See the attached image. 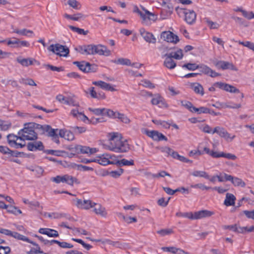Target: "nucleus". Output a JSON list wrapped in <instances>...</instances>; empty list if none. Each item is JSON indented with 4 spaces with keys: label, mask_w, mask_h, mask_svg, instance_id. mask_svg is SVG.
Returning <instances> with one entry per match:
<instances>
[{
    "label": "nucleus",
    "mask_w": 254,
    "mask_h": 254,
    "mask_svg": "<svg viewBox=\"0 0 254 254\" xmlns=\"http://www.w3.org/2000/svg\"><path fill=\"white\" fill-rule=\"evenodd\" d=\"M109 150L117 152L124 153L128 151L130 146L127 140L123 138L118 133L113 132L110 134Z\"/></svg>",
    "instance_id": "nucleus-1"
},
{
    "label": "nucleus",
    "mask_w": 254,
    "mask_h": 254,
    "mask_svg": "<svg viewBox=\"0 0 254 254\" xmlns=\"http://www.w3.org/2000/svg\"><path fill=\"white\" fill-rule=\"evenodd\" d=\"M33 123H27L24 124V127L20 130L18 134L21 135L19 139L21 140H35L38 138L37 133L34 130L32 125Z\"/></svg>",
    "instance_id": "nucleus-2"
},
{
    "label": "nucleus",
    "mask_w": 254,
    "mask_h": 254,
    "mask_svg": "<svg viewBox=\"0 0 254 254\" xmlns=\"http://www.w3.org/2000/svg\"><path fill=\"white\" fill-rule=\"evenodd\" d=\"M51 181L56 184L63 183L71 186L73 185L74 183L77 184L80 183L77 179L67 174L63 176L58 175L55 177H52L51 178Z\"/></svg>",
    "instance_id": "nucleus-3"
},
{
    "label": "nucleus",
    "mask_w": 254,
    "mask_h": 254,
    "mask_svg": "<svg viewBox=\"0 0 254 254\" xmlns=\"http://www.w3.org/2000/svg\"><path fill=\"white\" fill-rule=\"evenodd\" d=\"M141 9L143 10L141 11L137 6H134L133 7V12L138 13L142 19V23L145 24H148V22L150 20L155 21L156 19L155 15L146 9L144 7L141 6Z\"/></svg>",
    "instance_id": "nucleus-4"
},
{
    "label": "nucleus",
    "mask_w": 254,
    "mask_h": 254,
    "mask_svg": "<svg viewBox=\"0 0 254 254\" xmlns=\"http://www.w3.org/2000/svg\"><path fill=\"white\" fill-rule=\"evenodd\" d=\"M73 64L76 65L81 71L85 73L96 72L98 68L96 64H91L84 61H75L73 62Z\"/></svg>",
    "instance_id": "nucleus-5"
},
{
    "label": "nucleus",
    "mask_w": 254,
    "mask_h": 254,
    "mask_svg": "<svg viewBox=\"0 0 254 254\" xmlns=\"http://www.w3.org/2000/svg\"><path fill=\"white\" fill-rule=\"evenodd\" d=\"M48 50L61 57H67L69 53V50L66 46L60 44L51 45Z\"/></svg>",
    "instance_id": "nucleus-6"
},
{
    "label": "nucleus",
    "mask_w": 254,
    "mask_h": 254,
    "mask_svg": "<svg viewBox=\"0 0 254 254\" xmlns=\"http://www.w3.org/2000/svg\"><path fill=\"white\" fill-rule=\"evenodd\" d=\"M175 10L178 13L183 11L185 16V20L188 24L192 25L195 22L196 14L193 10H187V9L180 8L179 7H176Z\"/></svg>",
    "instance_id": "nucleus-7"
},
{
    "label": "nucleus",
    "mask_w": 254,
    "mask_h": 254,
    "mask_svg": "<svg viewBox=\"0 0 254 254\" xmlns=\"http://www.w3.org/2000/svg\"><path fill=\"white\" fill-rule=\"evenodd\" d=\"M91 55L98 54L100 56H109L111 55L110 50L107 49V47L101 45H93L92 44Z\"/></svg>",
    "instance_id": "nucleus-8"
},
{
    "label": "nucleus",
    "mask_w": 254,
    "mask_h": 254,
    "mask_svg": "<svg viewBox=\"0 0 254 254\" xmlns=\"http://www.w3.org/2000/svg\"><path fill=\"white\" fill-rule=\"evenodd\" d=\"M73 201L75 202V205L79 208L83 209H89L95 206L96 203L92 202L91 200H82L81 199H74Z\"/></svg>",
    "instance_id": "nucleus-9"
},
{
    "label": "nucleus",
    "mask_w": 254,
    "mask_h": 254,
    "mask_svg": "<svg viewBox=\"0 0 254 254\" xmlns=\"http://www.w3.org/2000/svg\"><path fill=\"white\" fill-rule=\"evenodd\" d=\"M161 38L168 42L177 43L179 41L178 36L170 31H164L161 34Z\"/></svg>",
    "instance_id": "nucleus-10"
},
{
    "label": "nucleus",
    "mask_w": 254,
    "mask_h": 254,
    "mask_svg": "<svg viewBox=\"0 0 254 254\" xmlns=\"http://www.w3.org/2000/svg\"><path fill=\"white\" fill-rule=\"evenodd\" d=\"M217 133L220 137L224 138L227 141H232L235 137V135L231 136L224 128L220 127H216L214 128L212 133Z\"/></svg>",
    "instance_id": "nucleus-11"
},
{
    "label": "nucleus",
    "mask_w": 254,
    "mask_h": 254,
    "mask_svg": "<svg viewBox=\"0 0 254 254\" xmlns=\"http://www.w3.org/2000/svg\"><path fill=\"white\" fill-rule=\"evenodd\" d=\"M74 149L76 153L87 154L89 155L93 154L97 151L96 148H90L88 146L80 145H76Z\"/></svg>",
    "instance_id": "nucleus-12"
},
{
    "label": "nucleus",
    "mask_w": 254,
    "mask_h": 254,
    "mask_svg": "<svg viewBox=\"0 0 254 254\" xmlns=\"http://www.w3.org/2000/svg\"><path fill=\"white\" fill-rule=\"evenodd\" d=\"M146 134L155 141H167V138L162 133L157 130H146Z\"/></svg>",
    "instance_id": "nucleus-13"
},
{
    "label": "nucleus",
    "mask_w": 254,
    "mask_h": 254,
    "mask_svg": "<svg viewBox=\"0 0 254 254\" xmlns=\"http://www.w3.org/2000/svg\"><path fill=\"white\" fill-rule=\"evenodd\" d=\"M214 65L218 68L223 70L231 69L232 70L237 71V67L232 63L224 61H219L214 63Z\"/></svg>",
    "instance_id": "nucleus-14"
},
{
    "label": "nucleus",
    "mask_w": 254,
    "mask_h": 254,
    "mask_svg": "<svg viewBox=\"0 0 254 254\" xmlns=\"http://www.w3.org/2000/svg\"><path fill=\"white\" fill-rule=\"evenodd\" d=\"M139 33L146 42L152 44L156 43V39L152 33L146 31L143 28L139 30Z\"/></svg>",
    "instance_id": "nucleus-15"
},
{
    "label": "nucleus",
    "mask_w": 254,
    "mask_h": 254,
    "mask_svg": "<svg viewBox=\"0 0 254 254\" xmlns=\"http://www.w3.org/2000/svg\"><path fill=\"white\" fill-rule=\"evenodd\" d=\"M27 147L28 150L34 151L36 150L43 151L44 146L41 141H36L28 143Z\"/></svg>",
    "instance_id": "nucleus-16"
},
{
    "label": "nucleus",
    "mask_w": 254,
    "mask_h": 254,
    "mask_svg": "<svg viewBox=\"0 0 254 254\" xmlns=\"http://www.w3.org/2000/svg\"><path fill=\"white\" fill-rule=\"evenodd\" d=\"M16 61L24 66L32 65L34 63H37L38 65L40 64L38 61L33 58L22 59L21 57H18L16 59Z\"/></svg>",
    "instance_id": "nucleus-17"
},
{
    "label": "nucleus",
    "mask_w": 254,
    "mask_h": 254,
    "mask_svg": "<svg viewBox=\"0 0 254 254\" xmlns=\"http://www.w3.org/2000/svg\"><path fill=\"white\" fill-rule=\"evenodd\" d=\"M213 214V212L207 210H202L195 212L194 214L192 213V218L193 219H199L204 217L211 216Z\"/></svg>",
    "instance_id": "nucleus-18"
},
{
    "label": "nucleus",
    "mask_w": 254,
    "mask_h": 254,
    "mask_svg": "<svg viewBox=\"0 0 254 254\" xmlns=\"http://www.w3.org/2000/svg\"><path fill=\"white\" fill-rule=\"evenodd\" d=\"M39 232L41 234L46 235L50 237H58L59 236L57 231L50 228H40Z\"/></svg>",
    "instance_id": "nucleus-19"
},
{
    "label": "nucleus",
    "mask_w": 254,
    "mask_h": 254,
    "mask_svg": "<svg viewBox=\"0 0 254 254\" xmlns=\"http://www.w3.org/2000/svg\"><path fill=\"white\" fill-rule=\"evenodd\" d=\"M112 158V156L108 154H103L101 156H97L95 159V162L100 165L105 166L109 164V159Z\"/></svg>",
    "instance_id": "nucleus-20"
},
{
    "label": "nucleus",
    "mask_w": 254,
    "mask_h": 254,
    "mask_svg": "<svg viewBox=\"0 0 254 254\" xmlns=\"http://www.w3.org/2000/svg\"><path fill=\"white\" fill-rule=\"evenodd\" d=\"M163 57H167L172 59L174 58L176 60H181L183 57V51L181 49H179L175 52L166 53Z\"/></svg>",
    "instance_id": "nucleus-21"
},
{
    "label": "nucleus",
    "mask_w": 254,
    "mask_h": 254,
    "mask_svg": "<svg viewBox=\"0 0 254 254\" xmlns=\"http://www.w3.org/2000/svg\"><path fill=\"white\" fill-rule=\"evenodd\" d=\"M56 99L62 103L64 104L71 105L73 106H77V104L75 103V101L72 99H66L65 97L62 95L59 94L56 96Z\"/></svg>",
    "instance_id": "nucleus-22"
},
{
    "label": "nucleus",
    "mask_w": 254,
    "mask_h": 254,
    "mask_svg": "<svg viewBox=\"0 0 254 254\" xmlns=\"http://www.w3.org/2000/svg\"><path fill=\"white\" fill-rule=\"evenodd\" d=\"M59 136L68 140H73L74 138L73 133L70 130L65 129H60L59 130Z\"/></svg>",
    "instance_id": "nucleus-23"
},
{
    "label": "nucleus",
    "mask_w": 254,
    "mask_h": 254,
    "mask_svg": "<svg viewBox=\"0 0 254 254\" xmlns=\"http://www.w3.org/2000/svg\"><path fill=\"white\" fill-rule=\"evenodd\" d=\"M75 50L83 55H91L92 44L79 46Z\"/></svg>",
    "instance_id": "nucleus-24"
},
{
    "label": "nucleus",
    "mask_w": 254,
    "mask_h": 254,
    "mask_svg": "<svg viewBox=\"0 0 254 254\" xmlns=\"http://www.w3.org/2000/svg\"><path fill=\"white\" fill-rule=\"evenodd\" d=\"M48 130L46 131V132H47L48 136L51 137L53 141L57 143H59V136L57 134V131L59 130L58 129H53L50 126V127L49 129H48Z\"/></svg>",
    "instance_id": "nucleus-25"
},
{
    "label": "nucleus",
    "mask_w": 254,
    "mask_h": 254,
    "mask_svg": "<svg viewBox=\"0 0 254 254\" xmlns=\"http://www.w3.org/2000/svg\"><path fill=\"white\" fill-rule=\"evenodd\" d=\"M30 125H32L33 127L34 128V130L37 129L38 133L40 134H44L46 131H47V129H49L50 127V125H41L35 123H33V124H30Z\"/></svg>",
    "instance_id": "nucleus-26"
},
{
    "label": "nucleus",
    "mask_w": 254,
    "mask_h": 254,
    "mask_svg": "<svg viewBox=\"0 0 254 254\" xmlns=\"http://www.w3.org/2000/svg\"><path fill=\"white\" fill-rule=\"evenodd\" d=\"M11 237L17 240H22L23 241L28 242L29 243L32 244L33 245H36V243L31 241L28 238L25 237V236L21 235L17 232H12Z\"/></svg>",
    "instance_id": "nucleus-27"
},
{
    "label": "nucleus",
    "mask_w": 254,
    "mask_h": 254,
    "mask_svg": "<svg viewBox=\"0 0 254 254\" xmlns=\"http://www.w3.org/2000/svg\"><path fill=\"white\" fill-rule=\"evenodd\" d=\"M212 106L217 108H228L232 109H238L241 107L240 104H234L233 105H230L227 103L223 104L219 102H217L215 104H213Z\"/></svg>",
    "instance_id": "nucleus-28"
},
{
    "label": "nucleus",
    "mask_w": 254,
    "mask_h": 254,
    "mask_svg": "<svg viewBox=\"0 0 254 254\" xmlns=\"http://www.w3.org/2000/svg\"><path fill=\"white\" fill-rule=\"evenodd\" d=\"M235 200L236 197L233 194L227 193L224 204L227 206L234 205Z\"/></svg>",
    "instance_id": "nucleus-29"
},
{
    "label": "nucleus",
    "mask_w": 254,
    "mask_h": 254,
    "mask_svg": "<svg viewBox=\"0 0 254 254\" xmlns=\"http://www.w3.org/2000/svg\"><path fill=\"white\" fill-rule=\"evenodd\" d=\"M191 88L194 92L201 95H203L204 90L202 86L198 83H192L190 85Z\"/></svg>",
    "instance_id": "nucleus-30"
},
{
    "label": "nucleus",
    "mask_w": 254,
    "mask_h": 254,
    "mask_svg": "<svg viewBox=\"0 0 254 254\" xmlns=\"http://www.w3.org/2000/svg\"><path fill=\"white\" fill-rule=\"evenodd\" d=\"M254 232V226H252L250 227H238L237 225L236 230L235 232L238 233L245 234L246 233H250Z\"/></svg>",
    "instance_id": "nucleus-31"
},
{
    "label": "nucleus",
    "mask_w": 254,
    "mask_h": 254,
    "mask_svg": "<svg viewBox=\"0 0 254 254\" xmlns=\"http://www.w3.org/2000/svg\"><path fill=\"white\" fill-rule=\"evenodd\" d=\"M204 151L207 154L209 155L213 158H220L222 157L223 152H216L213 150H210L208 148L205 147L203 148Z\"/></svg>",
    "instance_id": "nucleus-32"
},
{
    "label": "nucleus",
    "mask_w": 254,
    "mask_h": 254,
    "mask_svg": "<svg viewBox=\"0 0 254 254\" xmlns=\"http://www.w3.org/2000/svg\"><path fill=\"white\" fill-rule=\"evenodd\" d=\"M165 60L164 62V65L169 69H173L176 66V63L171 58L165 57Z\"/></svg>",
    "instance_id": "nucleus-33"
},
{
    "label": "nucleus",
    "mask_w": 254,
    "mask_h": 254,
    "mask_svg": "<svg viewBox=\"0 0 254 254\" xmlns=\"http://www.w3.org/2000/svg\"><path fill=\"white\" fill-rule=\"evenodd\" d=\"M96 207L94 209V211L97 214H99L103 217H106L107 215V212L105 208L103 207L100 204H97L95 205Z\"/></svg>",
    "instance_id": "nucleus-34"
},
{
    "label": "nucleus",
    "mask_w": 254,
    "mask_h": 254,
    "mask_svg": "<svg viewBox=\"0 0 254 254\" xmlns=\"http://www.w3.org/2000/svg\"><path fill=\"white\" fill-rule=\"evenodd\" d=\"M231 183L235 187H245L246 183L240 178L233 176V179H231Z\"/></svg>",
    "instance_id": "nucleus-35"
},
{
    "label": "nucleus",
    "mask_w": 254,
    "mask_h": 254,
    "mask_svg": "<svg viewBox=\"0 0 254 254\" xmlns=\"http://www.w3.org/2000/svg\"><path fill=\"white\" fill-rule=\"evenodd\" d=\"M233 179V176L228 175L225 173H220L218 177V180L219 182H223L226 181H231Z\"/></svg>",
    "instance_id": "nucleus-36"
},
{
    "label": "nucleus",
    "mask_w": 254,
    "mask_h": 254,
    "mask_svg": "<svg viewBox=\"0 0 254 254\" xmlns=\"http://www.w3.org/2000/svg\"><path fill=\"white\" fill-rule=\"evenodd\" d=\"M112 62L118 64L130 65H131V62L128 59L120 58L118 60H112Z\"/></svg>",
    "instance_id": "nucleus-37"
},
{
    "label": "nucleus",
    "mask_w": 254,
    "mask_h": 254,
    "mask_svg": "<svg viewBox=\"0 0 254 254\" xmlns=\"http://www.w3.org/2000/svg\"><path fill=\"white\" fill-rule=\"evenodd\" d=\"M21 135L17 136L14 134H9L7 135V138L8 144L10 146H12L13 144L16 142L17 140L19 139Z\"/></svg>",
    "instance_id": "nucleus-38"
},
{
    "label": "nucleus",
    "mask_w": 254,
    "mask_h": 254,
    "mask_svg": "<svg viewBox=\"0 0 254 254\" xmlns=\"http://www.w3.org/2000/svg\"><path fill=\"white\" fill-rule=\"evenodd\" d=\"M191 175L194 177H199L205 179H209V175L205 171H194Z\"/></svg>",
    "instance_id": "nucleus-39"
},
{
    "label": "nucleus",
    "mask_w": 254,
    "mask_h": 254,
    "mask_svg": "<svg viewBox=\"0 0 254 254\" xmlns=\"http://www.w3.org/2000/svg\"><path fill=\"white\" fill-rule=\"evenodd\" d=\"M161 150L162 152L168 154V155L171 156L174 158H175V156L177 153V152L175 151L171 148L168 147H162Z\"/></svg>",
    "instance_id": "nucleus-40"
},
{
    "label": "nucleus",
    "mask_w": 254,
    "mask_h": 254,
    "mask_svg": "<svg viewBox=\"0 0 254 254\" xmlns=\"http://www.w3.org/2000/svg\"><path fill=\"white\" fill-rule=\"evenodd\" d=\"M116 118L120 119L121 122L125 124H129L130 122V120L126 115L119 112L116 114Z\"/></svg>",
    "instance_id": "nucleus-41"
},
{
    "label": "nucleus",
    "mask_w": 254,
    "mask_h": 254,
    "mask_svg": "<svg viewBox=\"0 0 254 254\" xmlns=\"http://www.w3.org/2000/svg\"><path fill=\"white\" fill-rule=\"evenodd\" d=\"M19 82L25 85H29L30 86L37 85L34 81L31 78H22L19 79Z\"/></svg>",
    "instance_id": "nucleus-42"
},
{
    "label": "nucleus",
    "mask_w": 254,
    "mask_h": 254,
    "mask_svg": "<svg viewBox=\"0 0 254 254\" xmlns=\"http://www.w3.org/2000/svg\"><path fill=\"white\" fill-rule=\"evenodd\" d=\"M84 92L86 95L89 94L91 98L96 99L97 91L95 90V88L94 87H91L89 88L87 90H84Z\"/></svg>",
    "instance_id": "nucleus-43"
},
{
    "label": "nucleus",
    "mask_w": 254,
    "mask_h": 254,
    "mask_svg": "<svg viewBox=\"0 0 254 254\" xmlns=\"http://www.w3.org/2000/svg\"><path fill=\"white\" fill-rule=\"evenodd\" d=\"M68 27L71 30L77 32L79 34L86 35L88 33V31H84L83 29H81L72 25H69Z\"/></svg>",
    "instance_id": "nucleus-44"
},
{
    "label": "nucleus",
    "mask_w": 254,
    "mask_h": 254,
    "mask_svg": "<svg viewBox=\"0 0 254 254\" xmlns=\"http://www.w3.org/2000/svg\"><path fill=\"white\" fill-rule=\"evenodd\" d=\"M67 4L75 9H79L81 8L80 3L76 0H68Z\"/></svg>",
    "instance_id": "nucleus-45"
},
{
    "label": "nucleus",
    "mask_w": 254,
    "mask_h": 254,
    "mask_svg": "<svg viewBox=\"0 0 254 254\" xmlns=\"http://www.w3.org/2000/svg\"><path fill=\"white\" fill-rule=\"evenodd\" d=\"M197 113L198 114H200L201 113L207 114V112H209V108L205 107H200L198 108L194 107L192 108V113Z\"/></svg>",
    "instance_id": "nucleus-46"
},
{
    "label": "nucleus",
    "mask_w": 254,
    "mask_h": 254,
    "mask_svg": "<svg viewBox=\"0 0 254 254\" xmlns=\"http://www.w3.org/2000/svg\"><path fill=\"white\" fill-rule=\"evenodd\" d=\"M204 20L210 29H218L219 27V24L211 21L208 18H205Z\"/></svg>",
    "instance_id": "nucleus-47"
},
{
    "label": "nucleus",
    "mask_w": 254,
    "mask_h": 254,
    "mask_svg": "<svg viewBox=\"0 0 254 254\" xmlns=\"http://www.w3.org/2000/svg\"><path fill=\"white\" fill-rule=\"evenodd\" d=\"M89 111L92 112L93 114L97 116H104V114H105V108H96L93 109L91 108H88Z\"/></svg>",
    "instance_id": "nucleus-48"
},
{
    "label": "nucleus",
    "mask_w": 254,
    "mask_h": 254,
    "mask_svg": "<svg viewBox=\"0 0 254 254\" xmlns=\"http://www.w3.org/2000/svg\"><path fill=\"white\" fill-rule=\"evenodd\" d=\"M198 64H191V63H187L184 64L182 67L183 68H186L189 70H194L198 68Z\"/></svg>",
    "instance_id": "nucleus-49"
},
{
    "label": "nucleus",
    "mask_w": 254,
    "mask_h": 254,
    "mask_svg": "<svg viewBox=\"0 0 254 254\" xmlns=\"http://www.w3.org/2000/svg\"><path fill=\"white\" fill-rule=\"evenodd\" d=\"M124 172V170L120 168L117 171H112L109 173V174L114 178H119Z\"/></svg>",
    "instance_id": "nucleus-50"
},
{
    "label": "nucleus",
    "mask_w": 254,
    "mask_h": 254,
    "mask_svg": "<svg viewBox=\"0 0 254 254\" xmlns=\"http://www.w3.org/2000/svg\"><path fill=\"white\" fill-rule=\"evenodd\" d=\"M71 129L72 131L77 134L83 133L86 130V128L83 127L74 126L71 127Z\"/></svg>",
    "instance_id": "nucleus-51"
},
{
    "label": "nucleus",
    "mask_w": 254,
    "mask_h": 254,
    "mask_svg": "<svg viewBox=\"0 0 254 254\" xmlns=\"http://www.w3.org/2000/svg\"><path fill=\"white\" fill-rule=\"evenodd\" d=\"M7 211L8 212L14 214L15 215L22 213V211L20 209H19L17 207L12 205H8Z\"/></svg>",
    "instance_id": "nucleus-52"
},
{
    "label": "nucleus",
    "mask_w": 254,
    "mask_h": 254,
    "mask_svg": "<svg viewBox=\"0 0 254 254\" xmlns=\"http://www.w3.org/2000/svg\"><path fill=\"white\" fill-rule=\"evenodd\" d=\"M198 68L200 71L205 74L208 75L210 73V68L204 64H200L198 65Z\"/></svg>",
    "instance_id": "nucleus-53"
},
{
    "label": "nucleus",
    "mask_w": 254,
    "mask_h": 254,
    "mask_svg": "<svg viewBox=\"0 0 254 254\" xmlns=\"http://www.w3.org/2000/svg\"><path fill=\"white\" fill-rule=\"evenodd\" d=\"M133 166L134 165V161L132 159L127 160L126 159H123L120 160L119 166Z\"/></svg>",
    "instance_id": "nucleus-54"
},
{
    "label": "nucleus",
    "mask_w": 254,
    "mask_h": 254,
    "mask_svg": "<svg viewBox=\"0 0 254 254\" xmlns=\"http://www.w3.org/2000/svg\"><path fill=\"white\" fill-rule=\"evenodd\" d=\"M120 216L122 217L123 219L127 223H131L132 222H136L137 219L136 217H132L130 216L126 217L125 215L122 214V213H120Z\"/></svg>",
    "instance_id": "nucleus-55"
},
{
    "label": "nucleus",
    "mask_w": 254,
    "mask_h": 254,
    "mask_svg": "<svg viewBox=\"0 0 254 254\" xmlns=\"http://www.w3.org/2000/svg\"><path fill=\"white\" fill-rule=\"evenodd\" d=\"M176 216L177 217H185V218H188L190 219H191L192 218V213L190 212H185L183 213L181 212H178L176 214Z\"/></svg>",
    "instance_id": "nucleus-56"
},
{
    "label": "nucleus",
    "mask_w": 254,
    "mask_h": 254,
    "mask_svg": "<svg viewBox=\"0 0 254 254\" xmlns=\"http://www.w3.org/2000/svg\"><path fill=\"white\" fill-rule=\"evenodd\" d=\"M14 32L23 36H28L27 34L28 33H33V32L32 30H27L26 29H23L21 30L16 29L14 31Z\"/></svg>",
    "instance_id": "nucleus-57"
},
{
    "label": "nucleus",
    "mask_w": 254,
    "mask_h": 254,
    "mask_svg": "<svg viewBox=\"0 0 254 254\" xmlns=\"http://www.w3.org/2000/svg\"><path fill=\"white\" fill-rule=\"evenodd\" d=\"M181 104L183 106L188 109L190 112H192V108H194V106L192 104L188 101H181Z\"/></svg>",
    "instance_id": "nucleus-58"
},
{
    "label": "nucleus",
    "mask_w": 254,
    "mask_h": 254,
    "mask_svg": "<svg viewBox=\"0 0 254 254\" xmlns=\"http://www.w3.org/2000/svg\"><path fill=\"white\" fill-rule=\"evenodd\" d=\"M34 246H36V249H32L30 251L27 252V254H37L38 253H44L43 251L41 250L40 247L36 243V245Z\"/></svg>",
    "instance_id": "nucleus-59"
},
{
    "label": "nucleus",
    "mask_w": 254,
    "mask_h": 254,
    "mask_svg": "<svg viewBox=\"0 0 254 254\" xmlns=\"http://www.w3.org/2000/svg\"><path fill=\"white\" fill-rule=\"evenodd\" d=\"M118 112H114L113 110L105 108L104 116H107L110 118H116V114Z\"/></svg>",
    "instance_id": "nucleus-60"
},
{
    "label": "nucleus",
    "mask_w": 254,
    "mask_h": 254,
    "mask_svg": "<svg viewBox=\"0 0 254 254\" xmlns=\"http://www.w3.org/2000/svg\"><path fill=\"white\" fill-rule=\"evenodd\" d=\"M141 82L142 85L145 87L150 89H153L155 87V85L148 80L144 79L142 80Z\"/></svg>",
    "instance_id": "nucleus-61"
},
{
    "label": "nucleus",
    "mask_w": 254,
    "mask_h": 254,
    "mask_svg": "<svg viewBox=\"0 0 254 254\" xmlns=\"http://www.w3.org/2000/svg\"><path fill=\"white\" fill-rule=\"evenodd\" d=\"M9 152H8V154H10L11 155V156H13V157H18V156H23L25 155V154L24 153V152H19L18 151H16V150H11L10 149V151H9Z\"/></svg>",
    "instance_id": "nucleus-62"
},
{
    "label": "nucleus",
    "mask_w": 254,
    "mask_h": 254,
    "mask_svg": "<svg viewBox=\"0 0 254 254\" xmlns=\"http://www.w3.org/2000/svg\"><path fill=\"white\" fill-rule=\"evenodd\" d=\"M173 232V230L171 229H162L157 231V233L161 236H165L169 235Z\"/></svg>",
    "instance_id": "nucleus-63"
},
{
    "label": "nucleus",
    "mask_w": 254,
    "mask_h": 254,
    "mask_svg": "<svg viewBox=\"0 0 254 254\" xmlns=\"http://www.w3.org/2000/svg\"><path fill=\"white\" fill-rule=\"evenodd\" d=\"M10 252V249L9 247L0 246V254H8Z\"/></svg>",
    "instance_id": "nucleus-64"
}]
</instances>
